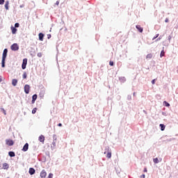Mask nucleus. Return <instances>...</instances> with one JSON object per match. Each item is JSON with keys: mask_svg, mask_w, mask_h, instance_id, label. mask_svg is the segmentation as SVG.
I'll return each mask as SVG.
<instances>
[{"mask_svg": "<svg viewBox=\"0 0 178 178\" xmlns=\"http://www.w3.org/2000/svg\"><path fill=\"white\" fill-rule=\"evenodd\" d=\"M39 141H40V143H44V141H45V137L41 135L39 136Z\"/></svg>", "mask_w": 178, "mask_h": 178, "instance_id": "f8f14e48", "label": "nucleus"}, {"mask_svg": "<svg viewBox=\"0 0 178 178\" xmlns=\"http://www.w3.org/2000/svg\"><path fill=\"white\" fill-rule=\"evenodd\" d=\"M153 162H154V163H159V162H162V159L156 157L153 159Z\"/></svg>", "mask_w": 178, "mask_h": 178, "instance_id": "6e6552de", "label": "nucleus"}, {"mask_svg": "<svg viewBox=\"0 0 178 178\" xmlns=\"http://www.w3.org/2000/svg\"><path fill=\"white\" fill-rule=\"evenodd\" d=\"M168 22H169V19L166 18V19H165V23H168Z\"/></svg>", "mask_w": 178, "mask_h": 178, "instance_id": "473e14b6", "label": "nucleus"}, {"mask_svg": "<svg viewBox=\"0 0 178 178\" xmlns=\"http://www.w3.org/2000/svg\"><path fill=\"white\" fill-rule=\"evenodd\" d=\"M143 172H147V168H144Z\"/></svg>", "mask_w": 178, "mask_h": 178, "instance_id": "f704fd0d", "label": "nucleus"}, {"mask_svg": "<svg viewBox=\"0 0 178 178\" xmlns=\"http://www.w3.org/2000/svg\"><path fill=\"white\" fill-rule=\"evenodd\" d=\"M39 40L40 41H44V34L42 33H39Z\"/></svg>", "mask_w": 178, "mask_h": 178, "instance_id": "ddd939ff", "label": "nucleus"}, {"mask_svg": "<svg viewBox=\"0 0 178 178\" xmlns=\"http://www.w3.org/2000/svg\"><path fill=\"white\" fill-rule=\"evenodd\" d=\"M56 5H57V6L59 5V1H57L56 2Z\"/></svg>", "mask_w": 178, "mask_h": 178, "instance_id": "c9c22d12", "label": "nucleus"}, {"mask_svg": "<svg viewBox=\"0 0 178 178\" xmlns=\"http://www.w3.org/2000/svg\"><path fill=\"white\" fill-rule=\"evenodd\" d=\"M163 56H165V51L162 50L160 54V57L162 58Z\"/></svg>", "mask_w": 178, "mask_h": 178, "instance_id": "4be33fe9", "label": "nucleus"}, {"mask_svg": "<svg viewBox=\"0 0 178 178\" xmlns=\"http://www.w3.org/2000/svg\"><path fill=\"white\" fill-rule=\"evenodd\" d=\"M8 155H9L10 156H15V152H9Z\"/></svg>", "mask_w": 178, "mask_h": 178, "instance_id": "b1692460", "label": "nucleus"}, {"mask_svg": "<svg viewBox=\"0 0 178 178\" xmlns=\"http://www.w3.org/2000/svg\"><path fill=\"white\" fill-rule=\"evenodd\" d=\"M168 40H169V41H170V40H172V36H168Z\"/></svg>", "mask_w": 178, "mask_h": 178, "instance_id": "e433bc0d", "label": "nucleus"}, {"mask_svg": "<svg viewBox=\"0 0 178 178\" xmlns=\"http://www.w3.org/2000/svg\"><path fill=\"white\" fill-rule=\"evenodd\" d=\"M12 51H19V45L16 43H14L11 45Z\"/></svg>", "mask_w": 178, "mask_h": 178, "instance_id": "7ed1b4c3", "label": "nucleus"}, {"mask_svg": "<svg viewBox=\"0 0 178 178\" xmlns=\"http://www.w3.org/2000/svg\"><path fill=\"white\" fill-rule=\"evenodd\" d=\"M29 173V175H33L35 173V170L33 168H30Z\"/></svg>", "mask_w": 178, "mask_h": 178, "instance_id": "1a4fd4ad", "label": "nucleus"}, {"mask_svg": "<svg viewBox=\"0 0 178 178\" xmlns=\"http://www.w3.org/2000/svg\"><path fill=\"white\" fill-rule=\"evenodd\" d=\"M26 65H27V58H24L22 65V68L24 70V69H26Z\"/></svg>", "mask_w": 178, "mask_h": 178, "instance_id": "39448f33", "label": "nucleus"}, {"mask_svg": "<svg viewBox=\"0 0 178 178\" xmlns=\"http://www.w3.org/2000/svg\"><path fill=\"white\" fill-rule=\"evenodd\" d=\"M38 58H41V56H42V53L40 52V53H38Z\"/></svg>", "mask_w": 178, "mask_h": 178, "instance_id": "cd10ccee", "label": "nucleus"}, {"mask_svg": "<svg viewBox=\"0 0 178 178\" xmlns=\"http://www.w3.org/2000/svg\"><path fill=\"white\" fill-rule=\"evenodd\" d=\"M152 54H149L146 56V59H152Z\"/></svg>", "mask_w": 178, "mask_h": 178, "instance_id": "6ab92c4d", "label": "nucleus"}, {"mask_svg": "<svg viewBox=\"0 0 178 178\" xmlns=\"http://www.w3.org/2000/svg\"><path fill=\"white\" fill-rule=\"evenodd\" d=\"M58 126L59 127H62V123H59V124H58Z\"/></svg>", "mask_w": 178, "mask_h": 178, "instance_id": "4c0bfd02", "label": "nucleus"}, {"mask_svg": "<svg viewBox=\"0 0 178 178\" xmlns=\"http://www.w3.org/2000/svg\"><path fill=\"white\" fill-rule=\"evenodd\" d=\"M108 158H111V156H109Z\"/></svg>", "mask_w": 178, "mask_h": 178, "instance_id": "37998d69", "label": "nucleus"}, {"mask_svg": "<svg viewBox=\"0 0 178 178\" xmlns=\"http://www.w3.org/2000/svg\"><path fill=\"white\" fill-rule=\"evenodd\" d=\"M37 108H34L33 110H32V113L33 115H34L36 112H37Z\"/></svg>", "mask_w": 178, "mask_h": 178, "instance_id": "393cba45", "label": "nucleus"}, {"mask_svg": "<svg viewBox=\"0 0 178 178\" xmlns=\"http://www.w3.org/2000/svg\"><path fill=\"white\" fill-rule=\"evenodd\" d=\"M163 105H164V106H167V107L170 106V104L169 103H168V102H166V101L163 102Z\"/></svg>", "mask_w": 178, "mask_h": 178, "instance_id": "412c9836", "label": "nucleus"}, {"mask_svg": "<svg viewBox=\"0 0 178 178\" xmlns=\"http://www.w3.org/2000/svg\"><path fill=\"white\" fill-rule=\"evenodd\" d=\"M3 169H9V165L6 163L3 164Z\"/></svg>", "mask_w": 178, "mask_h": 178, "instance_id": "f3484780", "label": "nucleus"}, {"mask_svg": "<svg viewBox=\"0 0 178 178\" xmlns=\"http://www.w3.org/2000/svg\"><path fill=\"white\" fill-rule=\"evenodd\" d=\"M152 84H155V79H153V80L152 81Z\"/></svg>", "mask_w": 178, "mask_h": 178, "instance_id": "72a5a7b5", "label": "nucleus"}, {"mask_svg": "<svg viewBox=\"0 0 178 178\" xmlns=\"http://www.w3.org/2000/svg\"><path fill=\"white\" fill-rule=\"evenodd\" d=\"M134 95H136V93H134Z\"/></svg>", "mask_w": 178, "mask_h": 178, "instance_id": "79ce46f5", "label": "nucleus"}, {"mask_svg": "<svg viewBox=\"0 0 178 178\" xmlns=\"http://www.w3.org/2000/svg\"><path fill=\"white\" fill-rule=\"evenodd\" d=\"M4 6H5L6 10H9V1H6Z\"/></svg>", "mask_w": 178, "mask_h": 178, "instance_id": "a211bd4d", "label": "nucleus"}, {"mask_svg": "<svg viewBox=\"0 0 178 178\" xmlns=\"http://www.w3.org/2000/svg\"><path fill=\"white\" fill-rule=\"evenodd\" d=\"M109 65H110V66H113V65H115V64H114L113 61H110Z\"/></svg>", "mask_w": 178, "mask_h": 178, "instance_id": "c756f323", "label": "nucleus"}, {"mask_svg": "<svg viewBox=\"0 0 178 178\" xmlns=\"http://www.w3.org/2000/svg\"><path fill=\"white\" fill-rule=\"evenodd\" d=\"M136 28L137 29V30L139 31V33H143V27H141L140 25H136Z\"/></svg>", "mask_w": 178, "mask_h": 178, "instance_id": "9d476101", "label": "nucleus"}, {"mask_svg": "<svg viewBox=\"0 0 178 178\" xmlns=\"http://www.w3.org/2000/svg\"><path fill=\"white\" fill-rule=\"evenodd\" d=\"M40 177L45 178L47 177V171L45 170H42L40 172Z\"/></svg>", "mask_w": 178, "mask_h": 178, "instance_id": "423d86ee", "label": "nucleus"}, {"mask_svg": "<svg viewBox=\"0 0 178 178\" xmlns=\"http://www.w3.org/2000/svg\"><path fill=\"white\" fill-rule=\"evenodd\" d=\"M159 35V34H158L155 38H154L153 40H155V38H158Z\"/></svg>", "mask_w": 178, "mask_h": 178, "instance_id": "58836bf2", "label": "nucleus"}, {"mask_svg": "<svg viewBox=\"0 0 178 178\" xmlns=\"http://www.w3.org/2000/svg\"><path fill=\"white\" fill-rule=\"evenodd\" d=\"M6 145H8V147H12V145H13V144H15V142H13V140L11 139H6Z\"/></svg>", "mask_w": 178, "mask_h": 178, "instance_id": "f03ea898", "label": "nucleus"}, {"mask_svg": "<svg viewBox=\"0 0 178 178\" xmlns=\"http://www.w3.org/2000/svg\"><path fill=\"white\" fill-rule=\"evenodd\" d=\"M20 24L19 23H15V28H17V27H19Z\"/></svg>", "mask_w": 178, "mask_h": 178, "instance_id": "bb28decb", "label": "nucleus"}, {"mask_svg": "<svg viewBox=\"0 0 178 178\" xmlns=\"http://www.w3.org/2000/svg\"><path fill=\"white\" fill-rule=\"evenodd\" d=\"M54 177V174L49 173L47 178H53Z\"/></svg>", "mask_w": 178, "mask_h": 178, "instance_id": "a878e982", "label": "nucleus"}, {"mask_svg": "<svg viewBox=\"0 0 178 178\" xmlns=\"http://www.w3.org/2000/svg\"><path fill=\"white\" fill-rule=\"evenodd\" d=\"M22 77L24 79H27V73L26 72H24Z\"/></svg>", "mask_w": 178, "mask_h": 178, "instance_id": "5701e85b", "label": "nucleus"}, {"mask_svg": "<svg viewBox=\"0 0 178 178\" xmlns=\"http://www.w3.org/2000/svg\"><path fill=\"white\" fill-rule=\"evenodd\" d=\"M5 0H0V5H3Z\"/></svg>", "mask_w": 178, "mask_h": 178, "instance_id": "c85d7f7f", "label": "nucleus"}, {"mask_svg": "<svg viewBox=\"0 0 178 178\" xmlns=\"http://www.w3.org/2000/svg\"><path fill=\"white\" fill-rule=\"evenodd\" d=\"M2 81V78H0V83Z\"/></svg>", "mask_w": 178, "mask_h": 178, "instance_id": "a19ab883", "label": "nucleus"}, {"mask_svg": "<svg viewBox=\"0 0 178 178\" xmlns=\"http://www.w3.org/2000/svg\"><path fill=\"white\" fill-rule=\"evenodd\" d=\"M12 84L14 87H16L17 86V79H13L12 80Z\"/></svg>", "mask_w": 178, "mask_h": 178, "instance_id": "4468645a", "label": "nucleus"}, {"mask_svg": "<svg viewBox=\"0 0 178 178\" xmlns=\"http://www.w3.org/2000/svg\"><path fill=\"white\" fill-rule=\"evenodd\" d=\"M29 149V143H26L22 149V151H24V152H26V151H27Z\"/></svg>", "mask_w": 178, "mask_h": 178, "instance_id": "9b49d317", "label": "nucleus"}, {"mask_svg": "<svg viewBox=\"0 0 178 178\" xmlns=\"http://www.w3.org/2000/svg\"><path fill=\"white\" fill-rule=\"evenodd\" d=\"M160 127H161V131H163V130H165V124H160Z\"/></svg>", "mask_w": 178, "mask_h": 178, "instance_id": "aec40b11", "label": "nucleus"}, {"mask_svg": "<svg viewBox=\"0 0 178 178\" xmlns=\"http://www.w3.org/2000/svg\"><path fill=\"white\" fill-rule=\"evenodd\" d=\"M48 38H51V35H48Z\"/></svg>", "mask_w": 178, "mask_h": 178, "instance_id": "ea45409f", "label": "nucleus"}, {"mask_svg": "<svg viewBox=\"0 0 178 178\" xmlns=\"http://www.w3.org/2000/svg\"><path fill=\"white\" fill-rule=\"evenodd\" d=\"M140 178H145V175H142L141 176H140Z\"/></svg>", "mask_w": 178, "mask_h": 178, "instance_id": "2f4dec72", "label": "nucleus"}, {"mask_svg": "<svg viewBox=\"0 0 178 178\" xmlns=\"http://www.w3.org/2000/svg\"><path fill=\"white\" fill-rule=\"evenodd\" d=\"M11 31L13 34H16V31H17V29L14 26H11Z\"/></svg>", "mask_w": 178, "mask_h": 178, "instance_id": "2eb2a0df", "label": "nucleus"}, {"mask_svg": "<svg viewBox=\"0 0 178 178\" xmlns=\"http://www.w3.org/2000/svg\"><path fill=\"white\" fill-rule=\"evenodd\" d=\"M8 55V49H5L3 52L2 56V61H1V67H5V60L6 59V56Z\"/></svg>", "mask_w": 178, "mask_h": 178, "instance_id": "f257e3e1", "label": "nucleus"}, {"mask_svg": "<svg viewBox=\"0 0 178 178\" xmlns=\"http://www.w3.org/2000/svg\"><path fill=\"white\" fill-rule=\"evenodd\" d=\"M37 95H33L32 97V104H34L35 102V100L37 99Z\"/></svg>", "mask_w": 178, "mask_h": 178, "instance_id": "dca6fc26", "label": "nucleus"}, {"mask_svg": "<svg viewBox=\"0 0 178 178\" xmlns=\"http://www.w3.org/2000/svg\"><path fill=\"white\" fill-rule=\"evenodd\" d=\"M24 90L25 94H29L30 92V85H27V84L25 85Z\"/></svg>", "mask_w": 178, "mask_h": 178, "instance_id": "20e7f679", "label": "nucleus"}, {"mask_svg": "<svg viewBox=\"0 0 178 178\" xmlns=\"http://www.w3.org/2000/svg\"><path fill=\"white\" fill-rule=\"evenodd\" d=\"M2 111H3V113L4 115H6V111H5V109H3V108H2Z\"/></svg>", "mask_w": 178, "mask_h": 178, "instance_id": "7c9ffc66", "label": "nucleus"}, {"mask_svg": "<svg viewBox=\"0 0 178 178\" xmlns=\"http://www.w3.org/2000/svg\"><path fill=\"white\" fill-rule=\"evenodd\" d=\"M104 155H106V156H112V152L109 149H106L104 152Z\"/></svg>", "mask_w": 178, "mask_h": 178, "instance_id": "0eeeda50", "label": "nucleus"}]
</instances>
